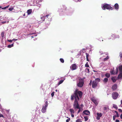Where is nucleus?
<instances>
[{
    "instance_id": "obj_59",
    "label": "nucleus",
    "mask_w": 122,
    "mask_h": 122,
    "mask_svg": "<svg viewBox=\"0 0 122 122\" xmlns=\"http://www.w3.org/2000/svg\"><path fill=\"white\" fill-rule=\"evenodd\" d=\"M6 22H5V21H3L2 22V23L3 24H4V23H5Z\"/></svg>"
},
{
    "instance_id": "obj_62",
    "label": "nucleus",
    "mask_w": 122,
    "mask_h": 122,
    "mask_svg": "<svg viewBox=\"0 0 122 122\" xmlns=\"http://www.w3.org/2000/svg\"><path fill=\"white\" fill-rule=\"evenodd\" d=\"M78 0V1H81L82 0Z\"/></svg>"
},
{
    "instance_id": "obj_11",
    "label": "nucleus",
    "mask_w": 122,
    "mask_h": 122,
    "mask_svg": "<svg viewBox=\"0 0 122 122\" xmlns=\"http://www.w3.org/2000/svg\"><path fill=\"white\" fill-rule=\"evenodd\" d=\"M117 84H115L112 86V88L113 90H114L117 89Z\"/></svg>"
},
{
    "instance_id": "obj_31",
    "label": "nucleus",
    "mask_w": 122,
    "mask_h": 122,
    "mask_svg": "<svg viewBox=\"0 0 122 122\" xmlns=\"http://www.w3.org/2000/svg\"><path fill=\"white\" fill-rule=\"evenodd\" d=\"M110 72L111 73V74L112 75L114 74L115 72L114 71H113V70L110 71Z\"/></svg>"
},
{
    "instance_id": "obj_43",
    "label": "nucleus",
    "mask_w": 122,
    "mask_h": 122,
    "mask_svg": "<svg viewBox=\"0 0 122 122\" xmlns=\"http://www.w3.org/2000/svg\"><path fill=\"white\" fill-rule=\"evenodd\" d=\"M92 80H91L90 81V82L89 83V85H90V86H91L92 85Z\"/></svg>"
},
{
    "instance_id": "obj_53",
    "label": "nucleus",
    "mask_w": 122,
    "mask_h": 122,
    "mask_svg": "<svg viewBox=\"0 0 122 122\" xmlns=\"http://www.w3.org/2000/svg\"><path fill=\"white\" fill-rule=\"evenodd\" d=\"M115 122H119V120H118L116 119V120Z\"/></svg>"
},
{
    "instance_id": "obj_38",
    "label": "nucleus",
    "mask_w": 122,
    "mask_h": 122,
    "mask_svg": "<svg viewBox=\"0 0 122 122\" xmlns=\"http://www.w3.org/2000/svg\"><path fill=\"white\" fill-rule=\"evenodd\" d=\"M45 16H43L42 17H41V19L43 21H44L45 19Z\"/></svg>"
},
{
    "instance_id": "obj_2",
    "label": "nucleus",
    "mask_w": 122,
    "mask_h": 122,
    "mask_svg": "<svg viewBox=\"0 0 122 122\" xmlns=\"http://www.w3.org/2000/svg\"><path fill=\"white\" fill-rule=\"evenodd\" d=\"M84 79L83 78H80L78 79V81L77 82V86L80 87H82L84 84Z\"/></svg>"
},
{
    "instance_id": "obj_33",
    "label": "nucleus",
    "mask_w": 122,
    "mask_h": 122,
    "mask_svg": "<svg viewBox=\"0 0 122 122\" xmlns=\"http://www.w3.org/2000/svg\"><path fill=\"white\" fill-rule=\"evenodd\" d=\"M113 107L115 109H117V106L115 105V104L113 105Z\"/></svg>"
},
{
    "instance_id": "obj_27",
    "label": "nucleus",
    "mask_w": 122,
    "mask_h": 122,
    "mask_svg": "<svg viewBox=\"0 0 122 122\" xmlns=\"http://www.w3.org/2000/svg\"><path fill=\"white\" fill-rule=\"evenodd\" d=\"M76 122H82L81 119H79L76 121Z\"/></svg>"
},
{
    "instance_id": "obj_54",
    "label": "nucleus",
    "mask_w": 122,
    "mask_h": 122,
    "mask_svg": "<svg viewBox=\"0 0 122 122\" xmlns=\"http://www.w3.org/2000/svg\"><path fill=\"white\" fill-rule=\"evenodd\" d=\"M12 40H13V41H17V39H12Z\"/></svg>"
},
{
    "instance_id": "obj_32",
    "label": "nucleus",
    "mask_w": 122,
    "mask_h": 122,
    "mask_svg": "<svg viewBox=\"0 0 122 122\" xmlns=\"http://www.w3.org/2000/svg\"><path fill=\"white\" fill-rule=\"evenodd\" d=\"M95 81H97L98 82H100V79L99 78H96L95 79Z\"/></svg>"
},
{
    "instance_id": "obj_24",
    "label": "nucleus",
    "mask_w": 122,
    "mask_h": 122,
    "mask_svg": "<svg viewBox=\"0 0 122 122\" xmlns=\"http://www.w3.org/2000/svg\"><path fill=\"white\" fill-rule=\"evenodd\" d=\"M111 79L112 80L113 82H115L116 81V80L114 77H112L111 78Z\"/></svg>"
},
{
    "instance_id": "obj_34",
    "label": "nucleus",
    "mask_w": 122,
    "mask_h": 122,
    "mask_svg": "<svg viewBox=\"0 0 122 122\" xmlns=\"http://www.w3.org/2000/svg\"><path fill=\"white\" fill-rule=\"evenodd\" d=\"M67 118H68V119H67L66 120V122H69L70 120V118H69L68 117H66Z\"/></svg>"
},
{
    "instance_id": "obj_4",
    "label": "nucleus",
    "mask_w": 122,
    "mask_h": 122,
    "mask_svg": "<svg viewBox=\"0 0 122 122\" xmlns=\"http://www.w3.org/2000/svg\"><path fill=\"white\" fill-rule=\"evenodd\" d=\"M48 104V102L46 101L45 102V104L43 106L41 111L42 113H45L46 111L47 107Z\"/></svg>"
},
{
    "instance_id": "obj_58",
    "label": "nucleus",
    "mask_w": 122,
    "mask_h": 122,
    "mask_svg": "<svg viewBox=\"0 0 122 122\" xmlns=\"http://www.w3.org/2000/svg\"><path fill=\"white\" fill-rule=\"evenodd\" d=\"M81 106L82 107H83V104H82L81 105Z\"/></svg>"
},
{
    "instance_id": "obj_17",
    "label": "nucleus",
    "mask_w": 122,
    "mask_h": 122,
    "mask_svg": "<svg viewBox=\"0 0 122 122\" xmlns=\"http://www.w3.org/2000/svg\"><path fill=\"white\" fill-rule=\"evenodd\" d=\"M117 77L118 79H120L122 78V72H120L118 76Z\"/></svg>"
},
{
    "instance_id": "obj_20",
    "label": "nucleus",
    "mask_w": 122,
    "mask_h": 122,
    "mask_svg": "<svg viewBox=\"0 0 122 122\" xmlns=\"http://www.w3.org/2000/svg\"><path fill=\"white\" fill-rule=\"evenodd\" d=\"M118 68L120 72H122V65L119 66Z\"/></svg>"
},
{
    "instance_id": "obj_36",
    "label": "nucleus",
    "mask_w": 122,
    "mask_h": 122,
    "mask_svg": "<svg viewBox=\"0 0 122 122\" xmlns=\"http://www.w3.org/2000/svg\"><path fill=\"white\" fill-rule=\"evenodd\" d=\"M86 72H87L89 73V69L88 68H86Z\"/></svg>"
},
{
    "instance_id": "obj_61",
    "label": "nucleus",
    "mask_w": 122,
    "mask_h": 122,
    "mask_svg": "<svg viewBox=\"0 0 122 122\" xmlns=\"http://www.w3.org/2000/svg\"><path fill=\"white\" fill-rule=\"evenodd\" d=\"M121 104L122 105V100L121 101Z\"/></svg>"
},
{
    "instance_id": "obj_25",
    "label": "nucleus",
    "mask_w": 122,
    "mask_h": 122,
    "mask_svg": "<svg viewBox=\"0 0 122 122\" xmlns=\"http://www.w3.org/2000/svg\"><path fill=\"white\" fill-rule=\"evenodd\" d=\"M13 44H12L11 45H9L8 46V47L9 48H11V47L13 46Z\"/></svg>"
},
{
    "instance_id": "obj_37",
    "label": "nucleus",
    "mask_w": 122,
    "mask_h": 122,
    "mask_svg": "<svg viewBox=\"0 0 122 122\" xmlns=\"http://www.w3.org/2000/svg\"><path fill=\"white\" fill-rule=\"evenodd\" d=\"M77 109H79V110L77 112V113L78 114L81 111V108L80 107H79V108H77Z\"/></svg>"
},
{
    "instance_id": "obj_47",
    "label": "nucleus",
    "mask_w": 122,
    "mask_h": 122,
    "mask_svg": "<svg viewBox=\"0 0 122 122\" xmlns=\"http://www.w3.org/2000/svg\"><path fill=\"white\" fill-rule=\"evenodd\" d=\"M63 6L64 8L63 9L66 10V7L65 6L63 5Z\"/></svg>"
},
{
    "instance_id": "obj_30",
    "label": "nucleus",
    "mask_w": 122,
    "mask_h": 122,
    "mask_svg": "<svg viewBox=\"0 0 122 122\" xmlns=\"http://www.w3.org/2000/svg\"><path fill=\"white\" fill-rule=\"evenodd\" d=\"M85 67H89V66L88 64V62H87L85 65Z\"/></svg>"
},
{
    "instance_id": "obj_7",
    "label": "nucleus",
    "mask_w": 122,
    "mask_h": 122,
    "mask_svg": "<svg viewBox=\"0 0 122 122\" xmlns=\"http://www.w3.org/2000/svg\"><path fill=\"white\" fill-rule=\"evenodd\" d=\"M112 39H115L118 38H119V35H116L115 34H113L111 35Z\"/></svg>"
},
{
    "instance_id": "obj_26",
    "label": "nucleus",
    "mask_w": 122,
    "mask_h": 122,
    "mask_svg": "<svg viewBox=\"0 0 122 122\" xmlns=\"http://www.w3.org/2000/svg\"><path fill=\"white\" fill-rule=\"evenodd\" d=\"M84 118L85 119V121H87L88 119V117L87 116L85 117H84Z\"/></svg>"
},
{
    "instance_id": "obj_21",
    "label": "nucleus",
    "mask_w": 122,
    "mask_h": 122,
    "mask_svg": "<svg viewBox=\"0 0 122 122\" xmlns=\"http://www.w3.org/2000/svg\"><path fill=\"white\" fill-rule=\"evenodd\" d=\"M97 115L99 117H101L102 116V114L101 113H99L97 112Z\"/></svg>"
},
{
    "instance_id": "obj_40",
    "label": "nucleus",
    "mask_w": 122,
    "mask_h": 122,
    "mask_svg": "<svg viewBox=\"0 0 122 122\" xmlns=\"http://www.w3.org/2000/svg\"><path fill=\"white\" fill-rule=\"evenodd\" d=\"M116 117V115H115L113 116V120H115Z\"/></svg>"
},
{
    "instance_id": "obj_8",
    "label": "nucleus",
    "mask_w": 122,
    "mask_h": 122,
    "mask_svg": "<svg viewBox=\"0 0 122 122\" xmlns=\"http://www.w3.org/2000/svg\"><path fill=\"white\" fill-rule=\"evenodd\" d=\"M91 100L94 103L95 105H97L98 104V103L97 100L94 97H92Z\"/></svg>"
},
{
    "instance_id": "obj_13",
    "label": "nucleus",
    "mask_w": 122,
    "mask_h": 122,
    "mask_svg": "<svg viewBox=\"0 0 122 122\" xmlns=\"http://www.w3.org/2000/svg\"><path fill=\"white\" fill-rule=\"evenodd\" d=\"M115 9L116 10H118L119 8V5L117 3H116L114 5Z\"/></svg>"
},
{
    "instance_id": "obj_3",
    "label": "nucleus",
    "mask_w": 122,
    "mask_h": 122,
    "mask_svg": "<svg viewBox=\"0 0 122 122\" xmlns=\"http://www.w3.org/2000/svg\"><path fill=\"white\" fill-rule=\"evenodd\" d=\"M102 8L103 10H105L106 9L108 10L111 9L112 10L114 9V8L111 6L110 5L108 4H105L102 7Z\"/></svg>"
},
{
    "instance_id": "obj_10",
    "label": "nucleus",
    "mask_w": 122,
    "mask_h": 122,
    "mask_svg": "<svg viewBox=\"0 0 122 122\" xmlns=\"http://www.w3.org/2000/svg\"><path fill=\"white\" fill-rule=\"evenodd\" d=\"M45 17H47V20H49V21L51 20L52 16L51 15H46Z\"/></svg>"
},
{
    "instance_id": "obj_50",
    "label": "nucleus",
    "mask_w": 122,
    "mask_h": 122,
    "mask_svg": "<svg viewBox=\"0 0 122 122\" xmlns=\"http://www.w3.org/2000/svg\"><path fill=\"white\" fill-rule=\"evenodd\" d=\"M118 110L119 112H122V110L121 109H119Z\"/></svg>"
},
{
    "instance_id": "obj_56",
    "label": "nucleus",
    "mask_w": 122,
    "mask_h": 122,
    "mask_svg": "<svg viewBox=\"0 0 122 122\" xmlns=\"http://www.w3.org/2000/svg\"><path fill=\"white\" fill-rule=\"evenodd\" d=\"M120 118L122 119V113L121 115Z\"/></svg>"
},
{
    "instance_id": "obj_44",
    "label": "nucleus",
    "mask_w": 122,
    "mask_h": 122,
    "mask_svg": "<svg viewBox=\"0 0 122 122\" xmlns=\"http://www.w3.org/2000/svg\"><path fill=\"white\" fill-rule=\"evenodd\" d=\"M119 56L121 58H122V52L121 53H120V55H119Z\"/></svg>"
},
{
    "instance_id": "obj_63",
    "label": "nucleus",
    "mask_w": 122,
    "mask_h": 122,
    "mask_svg": "<svg viewBox=\"0 0 122 122\" xmlns=\"http://www.w3.org/2000/svg\"><path fill=\"white\" fill-rule=\"evenodd\" d=\"M55 91H56V92H57V89H56V90H55Z\"/></svg>"
},
{
    "instance_id": "obj_19",
    "label": "nucleus",
    "mask_w": 122,
    "mask_h": 122,
    "mask_svg": "<svg viewBox=\"0 0 122 122\" xmlns=\"http://www.w3.org/2000/svg\"><path fill=\"white\" fill-rule=\"evenodd\" d=\"M51 21H49V20H47L46 21V25L47 26L49 25L50 24V22Z\"/></svg>"
},
{
    "instance_id": "obj_16",
    "label": "nucleus",
    "mask_w": 122,
    "mask_h": 122,
    "mask_svg": "<svg viewBox=\"0 0 122 122\" xmlns=\"http://www.w3.org/2000/svg\"><path fill=\"white\" fill-rule=\"evenodd\" d=\"M86 60L87 61H89V60L88 59V57H89V56H90L87 53H86Z\"/></svg>"
},
{
    "instance_id": "obj_49",
    "label": "nucleus",
    "mask_w": 122,
    "mask_h": 122,
    "mask_svg": "<svg viewBox=\"0 0 122 122\" xmlns=\"http://www.w3.org/2000/svg\"><path fill=\"white\" fill-rule=\"evenodd\" d=\"M104 110H105L107 109V107H104Z\"/></svg>"
},
{
    "instance_id": "obj_45",
    "label": "nucleus",
    "mask_w": 122,
    "mask_h": 122,
    "mask_svg": "<svg viewBox=\"0 0 122 122\" xmlns=\"http://www.w3.org/2000/svg\"><path fill=\"white\" fill-rule=\"evenodd\" d=\"M54 92H53L51 94V96L52 97H53L54 95Z\"/></svg>"
},
{
    "instance_id": "obj_12",
    "label": "nucleus",
    "mask_w": 122,
    "mask_h": 122,
    "mask_svg": "<svg viewBox=\"0 0 122 122\" xmlns=\"http://www.w3.org/2000/svg\"><path fill=\"white\" fill-rule=\"evenodd\" d=\"M72 70H74L76 69V66L75 64H74L71 65Z\"/></svg>"
},
{
    "instance_id": "obj_5",
    "label": "nucleus",
    "mask_w": 122,
    "mask_h": 122,
    "mask_svg": "<svg viewBox=\"0 0 122 122\" xmlns=\"http://www.w3.org/2000/svg\"><path fill=\"white\" fill-rule=\"evenodd\" d=\"M119 96L118 93L116 92H113L112 94V97L114 100L116 99Z\"/></svg>"
},
{
    "instance_id": "obj_64",
    "label": "nucleus",
    "mask_w": 122,
    "mask_h": 122,
    "mask_svg": "<svg viewBox=\"0 0 122 122\" xmlns=\"http://www.w3.org/2000/svg\"><path fill=\"white\" fill-rule=\"evenodd\" d=\"M25 14H24V15H23L24 16H25Z\"/></svg>"
},
{
    "instance_id": "obj_1",
    "label": "nucleus",
    "mask_w": 122,
    "mask_h": 122,
    "mask_svg": "<svg viewBox=\"0 0 122 122\" xmlns=\"http://www.w3.org/2000/svg\"><path fill=\"white\" fill-rule=\"evenodd\" d=\"M82 94V93L81 91H78L77 89H76L74 91L73 94L71 95V100H73L74 99H75L73 105V107L74 109H76L77 108H79V106L78 101L79 100V97L80 98L81 97Z\"/></svg>"
},
{
    "instance_id": "obj_42",
    "label": "nucleus",
    "mask_w": 122,
    "mask_h": 122,
    "mask_svg": "<svg viewBox=\"0 0 122 122\" xmlns=\"http://www.w3.org/2000/svg\"><path fill=\"white\" fill-rule=\"evenodd\" d=\"M13 9H14L12 7V8H9V10L10 11H12V10Z\"/></svg>"
},
{
    "instance_id": "obj_55",
    "label": "nucleus",
    "mask_w": 122,
    "mask_h": 122,
    "mask_svg": "<svg viewBox=\"0 0 122 122\" xmlns=\"http://www.w3.org/2000/svg\"><path fill=\"white\" fill-rule=\"evenodd\" d=\"M1 9H2L5 10L6 9V8H5V7H4L2 8Z\"/></svg>"
},
{
    "instance_id": "obj_28",
    "label": "nucleus",
    "mask_w": 122,
    "mask_h": 122,
    "mask_svg": "<svg viewBox=\"0 0 122 122\" xmlns=\"http://www.w3.org/2000/svg\"><path fill=\"white\" fill-rule=\"evenodd\" d=\"M60 60L61 61V62L62 63H64V59L62 58H60Z\"/></svg>"
},
{
    "instance_id": "obj_6",
    "label": "nucleus",
    "mask_w": 122,
    "mask_h": 122,
    "mask_svg": "<svg viewBox=\"0 0 122 122\" xmlns=\"http://www.w3.org/2000/svg\"><path fill=\"white\" fill-rule=\"evenodd\" d=\"M97 83L96 81H93L92 82V87L94 88L97 87Z\"/></svg>"
},
{
    "instance_id": "obj_35",
    "label": "nucleus",
    "mask_w": 122,
    "mask_h": 122,
    "mask_svg": "<svg viewBox=\"0 0 122 122\" xmlns=\"http://www.w3.org/2000/svg\"><path fill=\"white\" fill-rule=\"evenodd\" d=\"M4 32H2L1 34V36L3 38L4 36Z\"/></svg>"
},
{
    "instance_id": "obj_48",
    "label": "nucleus",
    "mask_w": 122,
    "mask_h": 122,
    "mask_svg": "<svg viewBox=\"0 0 122 122\" xmlns=\"http://www.w3.org/2000/svg\"><path fill=\"white\" fill-rule=\"evenodd\" d=\"M100 117H99L98 116H97V117L96 119L97 120H99L100 119Z\"/></svg>"
},
{
    "instance_id": "obj_41",
    "label": "nucleus",
    "mask_w": 122,
    "mask_h": 122,
    "mask_svg": "<svg viewBox=\"0 0 122 122\" xmlns=\"http://www.w3.org/2000/svg\"><path fill=\"white\" fill-rule=\"evenodd\" d=\"M116 74H117L118 73V68L117 67L116 68Z\"/></svg>"
},
{
    "instance_id": "obj_46",
    "label": "nucleus",
    "mask_w": 122,
    "mask_h": 122,
    "mask_svg": "<svg viewBox=\"0 0 122 122\" xmlns=\"http://www.w3.org/2000/svg\"><path fill=\"white\" fill-rule=\"evenodd\" d=\"M2 117L4 118L3 115H2L0 113V117Z\"/></svg>"
},
{
    "instance_id": "obj_22",
    "label": "nucleus",
    "mask_w": 122,
    "mask_h": 122,
    "mask_svg": "<svg viewBox=\"0 0 122 122\" xmlns=\"http://www.w3.org/2000/svg\"><path fill=\"white\" fill-rule=\"evenodd\" d=\"M110 76V74L109 73H107L105 74V76L107 77L108 78Z\"/></svg>"
},
{
    "instance_id": "obj_23",
    "label": "nucleus",
    "mask_w": 122,
    "mask_h": 122,
    "mask_svg": "<svg viewBox=\"0 0 122 122\" xmlns=\"http://www.w3.org/2000/svg\"><path fill=\"white\" fill-rule=\"evenodd\" d=\"M64 80H65V79H64V80H61L57 84L58 85H59L60 84H61L63 82Z\"/></svg>"
},
{
    "instance_id": "obj_18",
    "label": "nucleus",
    "mask_w": 122,
    "mask_h": 122,
    "mask_svg": "<svg viewBox=\"0 0 122 122\" xmlns=\"http://www.w3.org/2000/svg\"><path fill=\"white\" fill-rule=\"evenodd\" d=\"M108 79L107 78H105L104 79L103 81L104 83H106L108 82Z\"/></svg>"
},
{
    "instance_id": "obj_39",
    "label": "nucleus",
    "mask_w": 122,
    "mask_h": 122,
    "mask_svg": "<svg viewBox=\"0 0 122 122\" xmlns=\"http://www.w3.org/2000/svg\"><path fill=\"white\" fill-rule=\"evenodd\" d=\"M109 58V57L108 56H107L106 58H104V61H106Z\"/></svg>"
},
{
    "instance_id": "obj_29",
    "label": "nucleus",
    "mask_w": 122,
    "mask_h": 122,
    "mask_svg": "<svg viewBox=\"0 0 122 122\" xmlns=\"http://www.w3.org/2000/svg\"><path fill=\"white\" fill-rule=\"evenodd\" d=\"M115 112L116 113V114L117 115H116V117H119V115L118 114V112L117 111H115Z\"/></svg>"
},
{
    "instance_id": "obj_15",
    "label": "nucleus",
    "mask_w": 122,
    "mask_h": 122,
    "mask_svg": "<svg viewBox=\"0 0 122 122\" xmlns=\"http://www.w3.org/2000/svg\"><path fill=\"white\" fill-rule=\"evenodd\" d=\"M69 111L71 114H74V111L73 109H69Z\"/></svg>"
},
{
    "instance_id": "obj_14",
    "label": "nucleus",
    "mask_w": 122,
    "mask_h": 122,
    "mask_svg": "<svg viewBox=\"0 0 122 122\" xmlns=\"http://www.w3.org/2000/svg\"><path fill=\"white\" fill-rule=\"evenodd\" d=\"M32 12V10L31 9L28 10H27V13L28 15H29L31 14Z\"/></svg>"
},
{
    "instance_id": "obj_57",
    "label": "nucleus",
    "mask_w": 122,
    "mask_h": 122,
    "mask_svg": "<svg viewBox=\"0 0 122 122\" xmlns=\"http://www.w3.org/2000/svg\"><path fill=\"white\" fill-rule=\"evenodd\" d=\"M9 6V5H8L7 6H6V7H5V8H6H6H8V7Z\"/></svg>"
},
{
    "instance_id": "obj_51",
    "label": "nucleus",
    "mask_w": 122,
    "mask_h": 122,
    "mask_svg": "<svg viewBox=\"0 0 122 122\" xmlns=\"http://www.w3.org/2000/svg\"><path fill=\"white\" fill-rule=\"evenodd\" d=\"M8 42H12V41H13V40H8Z\"/></svg>"
},
{
    "instance_id": "obj_9",
    "label": "nucleus",
    "mask_w": 122,
    "mask_h": 122,
    "mask_svg": "<svg viewBox=\"0 0 122 122\" xmlns=\"http://www.w3.org/2000/svg\"><path fill=\"white\" fill-rule=\"evenodd\" d=\"M83 114L86 115H89L90 114V113L89 111L87 110H85L83 112Z\"/></svg>"
},
{
    "instance_id": "obj_60",
    "label": "nucleus",
    "mask_w": 122,
    "mask_h": 122,
    "mask_svg": "<svg viewBox=\"0 0 122 122\" xmlns=\"http://www.w3.org/2000/svg\"><path fill=\"white\" fill-rule=\"evenodd\" d=\"M31 38H34V36H31Z\"/></svg>"
},
{
    "instance_id": "obj_52",
    "label": "nucleus",
    "mask_w": 122,
    "mask_h": 122,
    "mask_svg": "<svg viewBox=\"0 0 122 122\" xmlns=\"http://www.w3.org/2000/svg\"><path fill=\"white\" fill-rule=\"evenodd\" d=\"M71 116L72 117H74V115L73 114H71Z\"/></svg>"
}]
</instances>
